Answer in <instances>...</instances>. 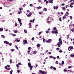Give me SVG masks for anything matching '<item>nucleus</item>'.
Returning <instances> with one entry per match:
<instances>
[{
  "instance_id": "obj_50",
  "label": "nucleus",
  "mask_w": 74,
  "mask_h": 74,
  "mask_svg": "<svg viewBox=\"0 0 74 74\" xmlns=\"http://www.w3.org/2000/svg\"><path fill=\"white\" fill-rule=\"evenodd\" d=\"M70 18L71 19H73V17L71 16H70Z\"/></svg>"
},
{
  "instance_id": "obj_46",
  "label": "nucleus",
  "mask_w": 74,
  "mask_h": 74,
  "mask_svg": "<svg viewBox=\"0 0 74 74\" xmlns=\"http://www.w3.org/2000/svg\"><path fill=\"white\" fill-rule=\"evenodd\" d=\"M34 40V38H32V41H33V40Z\"/></svg>"
},
{
  "instance_id": "obj_17",
  "label": "nucleus",
  "mask_w": 74,
  "mask_h": 74,
  "mask_svg": "<svg viewBox=\"0 0 74 74\" xmlns=\"http://www.w3.org/2000/svg\"><path fill=\"white\" fill-rule=\"evenodd\" d=\"M38 9H41V8H42V7L41 6H39L37 7Z\"/></svg>"
},
{
  "instance_id": "obj_36",
  "label": "nucleus",
  "mask_w": 74,
  "mask_h": 74,
  "mask_svg": "<svg viewBox=\"0 0 74 74\" xmlns=\"http://www.w3.org/2000/svg\"><path fill=\"white\" fill-rule=\"evenodd\" d=\"M27 52L29 54V53H30V50H28L27 51Z\"/></svg>"
},
{
  "instance_id": "obj_21",
  "label": "nucleus",
  "mask_w": 74,
  "mask_h": 74,
  "mask_svg": "<svg viewBox=\"0 0 74 74\" xmlns=\"http://www.w3.org/2000/svg\"><path fill=\"white\" fill-rule=\"evenodd\" d=\"M18 22H21V20L20 19H19V18H18Z\"/></svg>"
},
{
  "instance_id": "obj_7",
  "label": "nucleus",
  "mask_w": 74,
  "mask_h": 74,
  "mask_svg": "<svg viewBox=\"0 0 74 74\" xmlns=\"http://www.w3.org/2000/svg\"><path fill=\"white\" fill-rule=\"evenodd\" d=\"M28 65L29 66V67H30L32 66V65H31V63L30 62H29L28 63Z\"/></svg>"
},
{
  "instance_id": "obj_30",
  "label": "nucleus",
  "mask_w": 74,
  "mask_h": 74,
  "mask_svg": "<svg viewBox=\"0 0 74 74\" xmlns=\"http://www.w3.org/2000/svg\"><path fill=\"white\" fill-rule=\"evenodd\" d=\"M15 47L17 49V50H18V47L17 46L15 45Z\"/></svg>"
},
{
  "instance_id": "obj_16",
  "label": "nucleus",
  "mask_w": 74,
  "mask_h": 74,
  "mask_svg": "<svg viewBox=\"0 0 74 74\" xmlns=\"http://www.w3.org/2000/svg\"><path fill=\"white\" fill-rule=\"evenodd\" d=\"M49 3H53V0H51L49 2Z\"/></svg>"
},
{
  "instance_id": "obj_10",
  "label": "nucleus",
  "mask_w": 74,
  "mask_h": 74,
  "mask_svg": "<svg viewBox=\"0 0 74 74\" xmlns=\"http://www.w3.org/2000/svg\"><path fill=\"white\" fill-rule=\"evenodd\" d=\"M69 12H66L65 13V15L66 16H68L69 15Z\"/></svg>"
},
{
  "instance_id": "obj_52",
  "label": "nucleus",
  "mask_w": 74,
  "mask_h": 74,
  "mask_svg": "<svg viewBox=\"0 0 74 74\" xmlns=\"http://www.w3.org/2000/svg\"><path fill=\"white\" fill-rule=\"evenodd\" d=\"M41 33H42L41 32H40L38 33L39 35H40V34H41Z\"/></svg>"
},
{
  "instance_id": "obj_25",
  "label": "nucleus",
  "mask_w": 74,
  "mask_h": 74,
  "mask_svg": "<svg viewBox=\"0 0 74 74\" xmlns=\"http://www.w3.org/2000/svg\"><path fill=\"white\" fill-rule=\"evenodd\" d=\"M33 66H31L30 67V70H32V69L33 68Z\"/></svg>"
},
{
  "instance_id": "obj_61",
  "label": "nucleus",
  "mask_w": 74,
  "mask_h": 74,
  "mask_svg": "<svg viewBox=\"0 0 74 74\" xmlns=\"http://www.w3.org/2000/svg\"><path fill=\"white\" fill-rule=\"evenodd\" d=\"M39 14H40V15H41V14H42V13L41 12H39Z\"/></svg>"
},
{
  "instance_id": "obj_42",
  "label": "nucleus",
  "mask_w": 74,
  "mask_h": 74,
  "mask_svg": "<svg viewBox=\"0 0 74 74\" xmlns=\"http://www.w3.org/2000/svg\"><path fill=\"white\" fill-rule=\"evenodd\" d=\"M53 69L54 70H56V68H55V67H53Z\"/></svg>"
},
{
  "instance_id": "obj_28",
  "label": "nucleus",
  "mask_w": 74,
  "mask_h": 74,
  "mask_svg": "<svg viewBox=\"0 0 74 74\" xmlns=\"http://www.w3.org/2000/svg\"><path fill=\"white\" fill-rule=\"evenodd\" d=\"M24 32L25 33H27V30H24Z\"/></svg>"
},
{
  "instance_id": "obj_4",
  "label": "nucleus",
  "mask_w": 74,
  "mask_h": 74,
  "mask_svg": "<svg viewBox=\"0 0 74 74\" xmlns=\"http://www.w3.org/2000/svg\"><path fill=\"white\" fill-rule=\"evenodd\" d=\"M52 40L51 39H48L47 40H46V42L47 43L51 42Z\"/></svg>"
},
{
  "instance_id": "obj_27",
  "label": "nucleus",
  "mask_w": 74,
  "mask_h": 74,
  "mask_svg": "<svg viewBox=\"0 0 74 74\" xmlns=\"http://www.w3.org/2000/svg\"><path fill=\"white\" fill-rule=\"evenodd\" d=\"M3 30V28H0V32H2Z\"/></svg>"
},
{
  "instance_id": "obj_39",
  "label": "nucleus",
  "mask_w": 74,
  "mask_h": 74,
  "mask_svg": "<svg viewBox=\"0 0 74 74\" xmlns=\"http://www.w3.org/2000/svg\"><path fill=\"white\" fill-rule=\"evenodd\" d=\"M45 40H45V39L44 38H43V41L44 42H45Z\"/></svg>"
},
{
  "instance_id": "obj_18",
  "label": "nucleus",
  "mask_w": 74,
  "mask_h": 74,
  "mask_svg": "<svg viewBox=\"0 0 74 74\" xmlns=\"http://www.w3.org/2000/svg\"><path fill=\"white\" fill-rule=\"evenodd\" d=\"M43 11H47V8H45L43 9Z\"/></svg>"
},
{
  "instance_id": "obj_26",
  "label": "nucleus",
  "mask_w": 74,
  "mask_h": 74,
  "mask_svg": "<svg viewBox=\"0 0 74 74\" xmlns=\"http://www.w3.org/2000/svg\"><path fill=\"white\" fill-rule=\"evenodd\" d=\"M59 20H60V22H61V21H62V18L61 17H60L59 18Z\"/></svg>"
},
{
  "instance_id": "obj_6",
  "label": "nucleus",
  "mask_w": 74,
  "mask_h": 74,
  "mask_svg": "<svg viewBox=\"0 0 74 74\" xmlns=\"http://www.w3.org/2000/svg\"><path fill=\"white\" fill-rule=\"evenodd\" d=\"M58 7H59V6L57 5L56 6V7H55V6H54L53 7V8L54 9H55L56 10H57Z\"/></svg>"
},
{
  "instance_id": "obj_14",
  "label": "nucleus",
  "mask_w": 74,
  "mask_h": 74,
  "mask_svg": "<svg viewBox=\"0 0 74 74\" xmlns=\"http://www.w3.org/2000/svg\"><path fill=\"white\" fill-rule=\"evenodd\" d=\"M10 64H11V63H12V60L11 59L10 60Z\"/></svg>"
},
{
  "instance_id": "obj_41",
  "label": "nucleus",
  "mask_w": 74,
  "mask_h": 74,
  "mask_svg": "<svg viewBox=\"0 0 74 74\" xmlns=\"http://www.w3.org/2000/svg\"><path fill=\"white\" fill-rule=\"evenodd\" d=\"M7 70H11V68H8L7 69Z\"/></svg>"
},
{
  "instance_id": "obj_54",
  "label": "nucleus",
  "mask_w": 74,
  "mask_h": 74,
  "mask_svg": "<svg viewBox=\"0 0 74 74\" xmlns=\"http://www.w3.org/2000/svg\"><path fill=\"white\" fill-rule=\"evenodd\" d=\"M29 6H30V7H32L33 6V4H30L29 5Z\"/></svg>"
},
{
  "instance_id": "obj_63",
  "label": "nucleus",
  "mask_w": 74,
  "mask_h": 74,
  "mask_svg": "<svg viewBox=\"0 0 74 74\" xmlns=\"http://www.w3.org/2000/svg\"><path fill=\"white\" fill-rule=\"evenodd\" d=\"M31 25H32V24L30 23H29V26H31Z\"/></svg>"
},
{
  "instance_id": "obj_37",
  "label": "nucleus",
  "mask_w": 74,
  "mask_h": 74,
  "mask_svg": "<svg viewBox=\"0 0 74 74\" xmlns=\"http://www.w3.org/2000/svg\"><path fill=\"white\" fill-rule=\"evenodd\" d=\"M58 61H56V64H58Z\"/></svg>"
},
{
  "instance_id": "obj_13",
  "label": "nucleus",
  "mask_w": 74,
  "mask_h": 74,
  "mask_svg": "<svg viewBox=\"0 0 74 74\" xmlns=\"http://www.w3.org/2000/svg\"><path fill=\"white\" fill-rule=\"evenodd\" d=\"M69 37H70V35H69V34H68V35H67L66 36L67 39H69Z\"/></svg>"
},
{
  "instance_id": "obj_47",
  "label": "nucleus",
  "mask_w": 74,
  "mask_h": 74,
  "mask_svg": "<svg viewBox=\"0 0 74 74\" xmlns=\"http://www.w3.org/2000/svg\"><path fill=\"white\" fill-rule=\"evenodd\" d=\"M59 48H57L56 49V50H57V51H59Z\"/></svg>"
},
{
  "instance_id": "obj_56",
  "label": "nucleus",
  "mask_w": 74,
  "mask_h": 74,
  "mask_svg": "<svg viewBox=\"0 0 74 74\" xmlns=\"http://www.w3.org/2000/svg\"><path fill=\"white\" fill-rule=\"evenodd\" d=\"M53 57V56H49V57L50 58H52Z\"/></svg>"
},
{
  "instance_id": "obj_23",
  "label": "nucleus",
  "mask_w": 74,
  "mask_h": 74,
  "mask_svg": "<svg viewBox=\"0 0 74 74\" xmlns=\"http://www.w3.org/2000/svg\"><path fill=\"white\" fill-rule=\"evenodd\" d=\"M33 53H34V54H36V53H37V51H34V52H33Z\"/></svg>"
},
{
  "instance_id": "obj_53",
  "label": "nucleus",
  "mask_w": 74,
  "mask_h": 74,
  "mask_svg": "<svg viewBox=\"0 0 74 74\" xmlns=\"http://www.w3.org/2000/svg\"><path fill=\"white\" fill-rule=\"evenodd\" d=\"M68 7V5H66V6H65L66 8H67Z\"/></svg>"
},
{
  "instance_id": "obj_57",
  "label": "nucleus",
  "mask_w": 74,
  "mask_h": 74,
  "mask_svg": "<svg viewBox=\"0 0 74 74\" xmlns=\"http://www.w3.org/2000/svg\"><path fill=\"white\" fill-rule=\"evenodd\" d=\"M14 32L15 33H17L18 32L17 31H14Z\"/></svg>"
},
{
  "instance_id": "obj_5",
  "label": "nucleus",
  "mask_w": 74,
  "mask_h": 74,
  "mask_svg": "<svg viewBox=\"0 0 74 74\" xmlns=\"http://www.w3.org/2000/svg\"><path fill=\"white\" fill-rule=\"evenodd\" d=\"M23 44H27V41L26 40H23Z\"/></svg>"
},
{
  "instance_id": "obj_9",
  "label": "nucleus",
  "mask_w": 74,
  "mask_h": 74,
  "mask_svg": "<svg viewBox=\"0 0 74 74\" xmlns=\"http://www.w3.org/2000/svg\"><path fill=\"white\" fill-rule=\"evenodd\" d=\"M36 46L37 48H38V47H40V46H41V45H40V44H38Z\"/></svg>"
},
{
  "instance_id": "obj_31",
  "label": "nucleus",
  "mask_w": 74,
  "mask_h": 74,
  "mask_svg": "<svg viewBox=\"0 0 74 74\" xmlns=\"http://www.w3.org/2000/svg\"><path fill=\"white\" fill-rule=\"evenodd\" d=\"M59 52H60V53H61L63 52V51L62 50H60V51H59Z\"/></svg>"
},
{
  "instance_id": "obj_11",
  "label": "nucleus",
  "mask_w": 74,
  "mask_h": 74,
  "mask_svg": "<svg viewBox=\"0 0 74 74\" xmlns=\"http://www.w3.org/2000/svg\"><path fill=\"white\" fill-rule=\"evenodd\" d=\"M66 18V16L65 15L62 18L63 19H65Z\"/></svg>"
},
{
  "instance_id": "obj_15",
  "label": "nucleus",
  "mask_w": 74,
  "mask_h": 74,
  "mask_svg": "<svg viewBox=\"0 0 74 74\" xmlns=\"http://www.w3.org/2000/svg\"><path fill=\"white\" fill-rule=\"evenodd\" d=\"M12 72H13V71H12V70H11V71H10V74H12Z\"/></svg>"
},
{
  "instance_id": "obj_24",
  "label": "nucleus",
  "mask_w": 74,
  "mask_h": 74,
  "mask_svg": "<svg viewBox=\"0 0 74 74\" xmlns=\"http://www.w3.org/2000/svg\"><path fill=\"white\" fill-rule=\"evenodd\" d=\"M54 33L55 34H58V32L55 31L54 32Z\"/></svg>"
},
{
  "instance_id": "obj_19",
  "label": "nucleus",
  "mask_w": 74,
  "mask_h": 74,
  "mask_svg": "<svg viewBox=\"0 0 74 74\" xmlns=\"http://www.w3.org/2000/svg\"><path fill=\"white\" fill-rule=\"evenodd\" d=\"M71 56L72 58H73L74 56V54H71Z\"/></svg>"
},
{
  "instance_id": "obj_59",
  "label": "nucleus",
  "mask_w": 74,
  "mask_h": 74,
  "mask_svg": "<svg viewBox=\"0 0 74 74\" xmlns=\"http://www.w3.org/2000/svg\"><path fill=\"white\" fill-rule=\"evenodd\" d=\"M62 64H64V61H63L62 62Z\"/></svg>"
},
{
  "instance_id": "obj_51",
  "label": "nucleus",
  "mask_w": 74,
  "mask_h": 74,
  "mask_svg": "<svg viewBox=\"0 0 74 74\" xmlns=\"http://www.w3.org/2000/svg\"><path fill=\"white\" fill-rule=\"evenodd\" d=\"M64 71H67V70L66 69H64Z\"/></svg>"
},
{
  "instance_id": "obj_48",
  "label": "nucleus",
  "mask_w": 74,
  "mask_h": 74,
  "mask_svg": "<svg viewBox=\"0 0 74 74\" xmlns=\"http://www.w3.org/2000/svg\"><path fill=\"white\" fill-rule=\"evenodd\" d=\"M12 36H13L14 37L15 36H16V35L15 34H13L12 35Z\"/></svg>"
},
{
  "instance_id": "obj_32",
  "label": "nucleus",
  "mask_w": 74,
  "mask_h": 74,
  "mask_svg": "<svg viewBox=\"0 0 74 74\" xmlns=\"http://www.w3.org/2000/svg\"><path fill=\"white\" fill-rule=\"evenodd\" d=\"M72 67L71 66H69L68 67V69H71Z\"/></svg>"
},
{
  "instance_id": "obj_45",
  "label": "nucleus",
  "mask_w": 74,
  "mask_h": 74,
  "mask_svg": "<svg viewBox=\"0 0 74 74\" xmlns=\"http://www.w3.org/2000/svg\"><path fill=\"white\" fill-rule=\"evenodd\" d=\"M73 6L72 5H70V7H71V8H73Z\"/></svg>"
},
{
  "instance_id": "obj_20",
  "label": "nucleus",
  "mask_w": 74,
  "mask_h": 74,
  "mask_svg": "<svg viewBox=\"0 0 74 74\" xmlns=\"http://www.w3.org/2000/svg\"><path fill=\"white\" fill-rule=\"evenodd\" d=\"M21 13H22L21 11H19L18 12L17 14H21Z\"/></svg>"
},
{
  "instance_id": "obj_2",
  "label": "nucleus",
  "mask_w": 74,
  "mask_h": 74,
  "mask_svg": "<svg viewBox=\"0 0 74 74\" xmlns=\"http://www.w3.org/2000/svg\"><path fill=\"white\" fill-rule=\"evenodd\" d=\"M69 51H71V49H73V46H69L68 48Z\"/></svg>"
},
{
  "instance_id": "obj_33",
  "label": "nucleus",
  "mask_w": 74,
  "mask_h": 74,
  "mask_svg": "<svg viewBox=\"0 0 74 74\" xmlns=\"http://www.w3.org/2000/svg\"><path fill=\"white\" fill-rule=\"evenodd\" d=\"M14 51L15 49H12L11 50V51H12V52H14Z\"/></svg>"
},
{
  "instance_id": "obj_55",
  "label": "nucleus",
  "mask_w": 74,
  "mask_h": 74,
  "mask_svg": "<svg viewBox=\"0 0 74 74\" xmlns=\"http://www.w3.org/2000/svg\"><path fill=\"white\" fill-rule=\"evenodd\" d=\"M12 45V43H9V45H10V46H11V45Z\"/></svg>"
},
{
  "instance_id": "obj_62",
  "label": "nucleus",
  "mask_w": 74,
  "mask_h": 74,
  "mask_svg": "<svg viewBox=\"0 0 74 74\" xmlns=\"http://www.w3.org/2000/svg\"><path fill=\"white\" fill-rule=\"evenodd\" d=\"M5 69H8V68H7V66H5Z\"/></svg>"
},
{
  "instance_id": "obj_3",
  "label": "nucleus",
  "mask_w": 74,
  "mask_h": 74,
  "mask_svg": "<svg viewBox=\"0 0 74 74\" xmlns=\"http://www.w3.org/2000/svg\"><path fill=\"white\" fill-rule=\"evenodd\" d=\"M39 72L42 74H47V72H44V71H42V70H40Z\"/></svg>"
},
{
  "instance_id": "obj_22",
  "label": "nucleus",
  "mask_w": 74,
  "mask_h": 74,
  "mask_svg": "<svg viewBox=\"0 0 74 74\" xmlns=\"http://www.w3.org/2000/svg\"><path fill=\"white\" fill-rule=\"evenodd\" d=\"M56 29V27H54V28H53V30H55Z\"/></svg>"
},
{
  "instance_id": "obj_49",
  "label": "nucleus",
  "mask_w": 74,
  "mask_h": 74,
  "mask_svg": "<svg viewBox=\"0 0 74 74\" xmlns=\"http://www.w3.org/2000/svg\"><path fill=\"white\" fill-rule=\"evenodd\" d=\"M31 48V47H29L28 49V50H30Z\"/></svg>"
},
{
  "instance_id": "obj_12",
  "label": "nucleus",
  "mask_w": 74,
  "mask_h": 74,
  "mask_svg": "<svg viewBox=\"0 0 74 74\" xmlns=\"http://www.w3.org/2000/svg\"><path fill=\"white\" fill-rule=\"evenodd\" d=\"M62 10H63L64 11H65V10H66V8L64 7H63L62 8Z\"/></svg>"
},
{
  "instance_id": "obj_1",
  "label": "nucleus",
  "mask_w": 74,
  "mask_h": 74,
  "mask_svg": "<svg viewBox=\"0 0 74 74\" xmlns=\"http://www.w3.org/2000/svg\"><path fill=\"white\" fill-rule=\"evenodd\" d=\"M62 41L61 40L59 42H58L57 45H58V47H60V45H62Z\"/></svg>"
},
{
  "instance_id": "obj_44",
  "label": "nucleus",
  "mask_w": 74,
  "mask_h": 74,
  "mask_svg": "<svg viewBox=\"0 0 74 74\" xmlns=\"http://www.w3.org/2000/svg\"><path fill=\"white\" fill-rule=\"evenodd\" d=\"M17 25H18V24L16 23H15V26H17Z\"/></svg>"
},
{
  "instance_id": "obj_35",
  "label": "nucleus",
  "mask_w": 74,
  "mask_h": 74,
  "mask_svg": "<svg viewBox=\"0 0 74 74\" xmlns=\"http://www.w3.org/2000/svg\"><path fill=\"white\" fill-rule=\"evenodd\" d=\"M65 4L64 3H62L61 4V5H62V6H64Z\"/></svg>"
},
{
  "instance_id": "obj_8",
  "label": "nucleus",
  "mask_w": 74,
  "mask_h": 74,
  "mask_svg": "<svg viewBox=\"0 0 74 74\" xmlns=\"http://www.w3.org/2000/svg\"><path fill=\"white\" fill-rule=\"evenodd\" d=\"M4 42L5 44H9V42L6 41H4Z\"/></svg>"
},
{
  "instance_id": "obj_64",
  "label": "nucleus",
  "mask_w": 74,
  "mask_h": 74,
  "mask_svg": "<svg viewBox=\"0 0 74 74\" xmlns=\"http://www.w3.org/2000/svg\"><path fill=\"white\" fill-rule=\"evenodd\" d=\"M48 2H49L48 1H46V4H48Z\"/></svg>"
},
{
  "instance_id": "obj_38",
  "label": "nucleus",
  "mask_w": 74,
  "mask_h": 74,
  "mask_svg": "<svg viewBox=\"0 0 74 74\" xmlns=\"http://www.w3.org/2000/svg\"><path fill=\"white\" fill-rule=\"evenodd\" d=\"M19 23H20V26H22V22H19Z\"/></svg>"
},
{
  "instance_id": "obj_60",
  "label": "nucleus",
  "mask_w": 74,
  "mask_h": 74,
  "mask_svg": "<svg viewBox=\"0 0 74 74\" xmlns=\"http://www.w3.org/2000/svg\"><path fill=\"white\" fill-rule=\"evenodd\" d=\"M7 67H10V66L9 65H7Z\"/></svg>"
},
{
  "instance_id": "obj_34",
  "label": "nucleus",
  "mask_w": 74,
  "mask_h": 74,
  "mask_svg": "<svg viewBox=\"0 0 74 74\" xmlns=\"http://www.w3.org/2000/svg\"><path fill=\"white\" fill-rule=\"evenodd\" d=\"M16 66L17 68H19V65L18 64H16Z\"/></svg>"
},
{
  "instance_id": "obj_29",
  "label": "nucleus",
  "mask_w": 74,
  "mask_h": 74,
  "mask_svg": "<svg viewBox=\"0 0 74 74\" xmlns=\"http://www.w3.org/2000/svg\"><path fill=\"white\" fill-rule=\"evenodd\" d=\"M1 36L3 38H5V36L3 35H2Z\"/></svg>"
},
{
  "instance_id": "obj_43",
  "label": "nucleus",
  "mask_w": 74,
  "mask_h": 74,
  "mask_svg": "<svg viewBox=\"0 0 74 74\" xmlns=\"http://www.w3.org/2000/svg\"><path fill=\"white\" fill-rule=\"evenodd\" d=\"M27 16H28V17H30V16H31V15L30 14H28L27 15Z\"/></svg>"
},
{
  "instance_id": "obj_40",
  "label": "nucleus",
  "mask_w": 74,
  "mask_h": 74,
  "mask_svg": "<svg viewBox=\"0 0 74 74\" xmlns=\"http://www.w3.org/2000/svg\"><path fill=\"white\" fill-rule=\"evenodd\" d=\"M18 65H21V64H21V63L20 62H18Z\"/></svg>"
},
{
  "instance_id": "obj_58",
  "label": "nucleus",
  "mask_w": 74,
  "mask_h": 74,
  "mask_svg": "<svg viewBox=\"0 0 74 74\" xmlns=\"http://www.w3.org/2000/svg\"><path fill=\"white\" fill-rule=\"evenodd\" d=\"M17 73H19L20 71H19V70H18L17 71Z\"/></svg>"
}]
</instances>
